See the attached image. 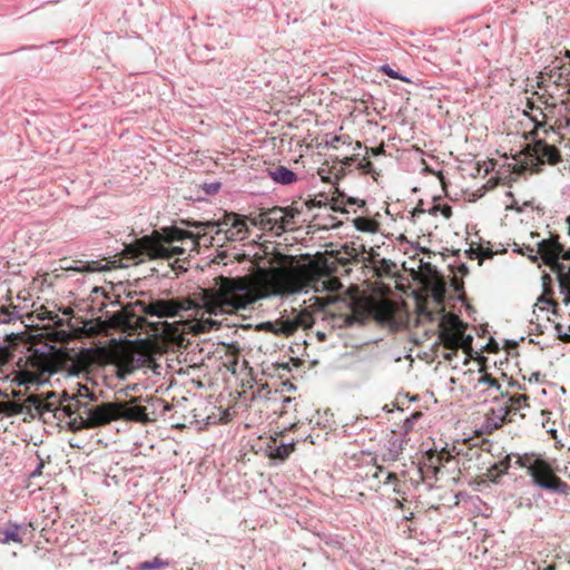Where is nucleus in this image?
I'll return each mask as SVG.
<instances>
[{
    "mask_svg": "<svg viewBox=\"0 0 570 570\" xmlns=\"http://www.w3.org/2000/svg\"><path fill=\"white\" fill-rule=\"evenodd\" d=\"M292 256L281 255L279 266L259 268L257 273L258 288L254 287L248 276L215 278L217 287L203 291L205 312L197 326L206 332L218 328L219 321L212 315L233 314L246 308L258 298L266 296H284L313 289L316 293H335L341 288L337 259H328L320 255L306 264H294Z\"/></svg>",
    "mask_w": 570,
    "mask_h": 570,
    "instance_id": "obj_1",
    "label": "nucleus"
},
{
    "mask_svg": "<svg viewBox=\"0 0 570 570\" xmlns=\"http://www.w3.org/2000/svg\"><path fill=\"white\" fill-rule=\"evenodd\" d=\"M181 223L196 228V232L184 230L178 227L163 229V233L154 230L151 235L125 245L122 258L142 261L145 256H148L150 259H170L187 252V248L175 245L178 242L187 240L190 245L189 250H197L202 243L205 246L213 245L215 236H212V233H215L216 236L223 234L224 238L230 242L243 240L248 234L245 219L235 213L225 214L222 220H183Z\"/></svg>",
    "mask_w": 570,
    "mask_h": 570,
    "instance_id": "obj_2",
    "label": "nucleus"
},
{
    "mask_svg": "<svg viewBox=\"0 0 570 570\" xmlns=\"http://www.w3.org/2000/svg\"><path fill=\"white\" fill-rule=\"evenodd\" d=\"M327 205H331V208L335 212L348 213L347 206L357 205L358 207H364L365 200L346 197L336 188L331 198L324 194H318L309 199L295 200L288 207L276 206L263 209L252 217V223L261 226L262 229L279 234L286 229H294L297 225L296 218L304 213H311L314 208H322Z\"/></svg>",
    "mask_w": 570,
    "mask_h": 570,
    "instance_id": "obj_3",
    "label": "nucleus"
},
{
    "mask_svg": "<svg viewBox=\"0 0 570 570\" xmlns=\"http://www.w3.org/2000/svg\"><path fill=\"white\" fill-rule=\"evenodd\" d=\"M538 258H541L551 272L557 275L563 303L570 304V259H567L566 246L560 242L559 235H551L535 244Z\"/></svg>",
    "mask_w": 570,
    "mask_h": 570,
    "instance_id": "obj_4",
    "label": "nucleus"
},
{
    "mask_svg": "<svg viewBox=\"0 0 570 570\" xmlns=\"http://www.w3.org/2000/svg\"><path fill=\"white\" fill-rule=\"evenodd\" d=\"M544 135L540 137L533 136V144L527 145V147L520 153L519 158L512 165V171L515 174H537L542 170L544 164L556 165L561 160L560 151L554 144L547 142ZM556 142V139H552Z\"/></svg>",
    "mask_w": 570,
    "mask_h": 570,
    "instance_id": "obj_5",
    "label": "nucleus"
},
{
    "mask_svg": "<svg viewBox=\"0 0 570 570\" xmlns=\"http://www.w3.org/2000/svg\"><path fill=\"white\" fill-rule=\"evenodd\" d=\"M515 463L528 470L535 485L568 495L570 487L562 481L553 471L551 464L534 454L518 455Z\"/></svg>",
    "mask_w": 570,
    "mask_h": 570,
    "instance_id": "obj_6",
    "label": "nucleus"
},
{
    "mask_svg": "<svg viewBox=\"0 0 570 570\" xmlns=\"http://www.w3.org/2000/svg\"><path fill=\"white\" fill-rule=\"evenodd\" d=\"M58 371L56 357L32 353L24 362L23 367L16 374L13 382L18 385L41 384L47 382Z\"/></svg>",
    "mask_w": 570,
    "mask_h": 570,
    "instance_id": "obj_7",
    "label": "nucleus"
},
{
    "mask_svg": "<svg viewBox=\"0 0 570 570\" xmlns=\"http://www.w3.org/2000/svg\"><path fill=\"white\" fill-rule=\"evenodd\" d=\"M493 405L487 412L488 424L493 429L502 426L507 422H513L517 416L523 419V410L529 409V396L525 394L509 395L492 401Z\"/></svg>",
    "mask_w": 570,
    "mask_h": 570,
    "instance_id": "obj_8",
    "label": "nucleus"
},
{
    "mask_svg": "<svg viewBox=\"0 0 570 570\" xmlns=\"http://www.w3.org/2000/svg\"><path fill=\"white\" fill-rule=\"evenodd\" d=\"M439 327V338L446 350L454 352L459 348L471 350L473 338L465 335L466 324L458 315L451 313L443 315Z\"/></svg>",
    "mask_w": 570,
    "mask_h": 570,
    "instance_id": "obj_9",
    "label": "nucleus"
},
{
    "mask_svg": "<svg viewBox=\"0 0 570 570\" xmlns=\"http://www.w3.org/2000/svg\"><path fill=\"white\" fill-rule=\"evenodd\" d=\"M135 305L139 307L142 314L158 318L181 317L183 312L195 307V303L190 298L185 297L157 298L151 299L149 303L136 301Z\"/></svg>",
    "mask_w": 570,
    "mask_h": 570,
    "instance_id": "obj_10",
    "label": "nucleus"
},
{
    "mask_svg": "<svg viewBox=\"0 0 570 570\" xmlns=\"http://www.w3.org/2000/svg\"><path fill=\"white\" fill-rule=\"evenodd\" d=\"M313 324L314 316L308 309L292 308L289 312L285 309L275 322L262 324V327L275 335L289 336L299 328H311Z\"/></svg>",
    "mask_w": 570,
    "mask_h": 570,
    "instance_id": "obj_11",
    "label": "nucleus"
},
{
    "mask_svg": "<svg viewBox=\"0 0 570 570\" xmlns=\"http://www.w3.org/2000/svg\"><path fill=\"white\" fill-rule=\"evenodd\" d=\"M141 314L142 313L139 311V307L135 305V302L127 304L120 311L111 315L109 318V325L126 332L129 335L139 333V331L142 330H146V332L149 333L151 322Z\"/></svg>",
    "mask_w": 570,
    "mask_h": 570,
    "instance_id": "obj_12",
    "label": "nucleus"
},
{
    "mask_svg": "<svg viewBox=\"0 0 570 570\" xmlns=\"http://www.w3.org/2000/svg\"><path fill=\"white\" fill-rule=\"evenodd\" d=\"M538 100L544 105V115L542 119H547L548 135L551 132L558 135V131L570 126L569 109L564 101L557 102L556 98L549 94L538 95Z\"/></svg>",
    "mask_w": 570,
    "mask_h": 570,
    "instance_id": "obj_13",
    "label": "nucleus"
},
{
    "mask_svg": "<svg viewBox=\"0 0 570 570\" xmlns=\"http://www.w3.org/2000/svg\"><path fill=\"white\" fill-rule=\"evenodd\" d=\"M186 325L187 323L181 321L174 323L159 321L150 323V332L156 338H160L167 343L181 345L185 341L184 334Z\"/></svg>",
    "mask_w": 570,
    "mask_h": 570,
    "instance_id": "obj_14",
    "label": "nucleus"
},
{
    "mask_svg": "<svg viewBox=\"0 0 570 570\" xmlns=\"http://www.w3.org/2000/svg\"><path fill=\"white\" fill-rule=\"evenodd\" d=\"M474 391L483 402L498 401L508 394L503 392L499 380L488 373L484 368L480 370V375L474 385Z\"/></svg>",
    "mask_w": 570,
    "mask_h": 570,
    "instance_id": "obj_15",
    "label": "nucleus"
},
{
    "mask_svg": "<svg viewBox=\"0 0 570 570\" xmlns=\"http://www.w3.org/2000/svg\"><path fill=\"white\" fill-rule=\"evenodd\" d=\"M63 401H59L55 392H48L46 396L40 394H31L26 399V406L30 412H35L43 417L47 413H56L60 411Z\"/></svg>",
    "mask_w": 570,
    "mask_h": 570,
    "instance_id": "obj_16",
    "label": "nucleus"
},
{
    "mask_svg": "<svg viewBox=\"0 0 570 570\" xmlns=\"http://www.w3.org/2000/svg\"><path fill=\"white\" fill-rule=\"evenodd\" d=\"M368 314L379 323L393 325L396 323L395 315L399 312L396 303L390 299H371L367 303Z\"/></svg>",
    "mask_w": 570,
    "mask_h": 570,
    "instance_id": "obj_17",
    "label": "nucleus"
},
{
    "mask_svg": "<svg viewBox=\"0 0 570 570\" xmlns=\"http://www.w3.org/2000/svg\"><path fill=\"white\" fill-rule=\"evenodd\" d=\"M105 330H106L105 323L99 322L97 324H94L92 321H88L83 324V326L81 328H72V327L69 330L57 328V330L52 331V333H50V337L56 342L68 343L69 341H71L75 337L80 336L81 334H85L87 336H95V335L100 334Z\"/></svg>",
    "mask_w": 570,
    "mask_h": 570,
    "instance_id": "obj_18",
    "label": "nucleus"
},
{
    "mask_svg": "<svg viewBox=\"0 0 570 570\" xmlns=\"http://www.w3.org/2000/svg\"><path fill=\"white\" fill-rule=\"evenodd\" d=\"M117 402H105L88 411L87 425L90 429L117 421Z\"/></svg>",
    "mask_w": 570,
    "mask_h": 570,
    "instance_id": "obj_19",
    "label": "nucleus"
},
{
    "mask_svg": "<svg viewBox=\"0 0 570 570\" xmlns=\"http://www.w3.org/2000/svg\"><path fill=\"white\" fill-rule=\"evenodd\" d=\"M533 95L537 96V98H528L524 115L528 116L534 124V128L531 131V135L538 137L540 132H542V135L546 137L548 136L547 119H542L546 111L544 105H541V102L538 100V92H534Z\"/></svg>",
    "mask_w": 570,
    "mask_h": 570,
    "instance_id": "obj_20",
    "label": "nucleus"
},
{
    "mask_svg": "<svg viewBox=\"0 0 570 570\" xmlns=\"http://www.w3.org/2000/svg\"><path fill=\"white\" fill-rule=\"evenodd\" d=\"M137 400V397H132L129 402H117V421L150 422L146 407L135 404Z\"/></svg>",
    "mask_w": 570,
    "mask_h": 570,
    "instance_id": "obj_21",
    "label": "nucleus"
},
{
    "mask_svg": "<svg viewBox=\"0 0 570 570\" xmlns=\"http://www.w3.org/2000/svg\"><path fill=\"white\" fill-rule=\"evenodd\" d=\"M294 448L292 440L288 441L286 435L278 433L268 440L265 452L269 459L284 461L294 451Z\"/></svg>",
    "mask_w": 570,
    "mask_h": 570,
    "instance_id": "obj_22",
    "label": "nucleus"
},
{
    "mask_svg": "<svg viewBox=\"0 0 570 570\" xmlns=\"http://www.w3.org/2000/svg\"><path fill=\"white\" fill-rule=\"evenodd\" d=\"M95 364L94 353L89 350H82L71 360L68 366V372L72 375H79L80 373H89L90 368Z\"/></svg>",
    "mask_w": 570,
    "mask_h": 570,
    "instance_id": "obj_23",
    "label": "nucleus"
},
{
    "mask_svg": "<svg viewBox=\"0 0 570 570\" xmlns=\"http://www.w3.org/2000/svg\"><path fill=\"white\" fill-rule=\"evenodd\" d=\"M360 157V153H354L352 156L344 157L338 165L332 166L327 170V175H324L325 169L322 167L318 169V175L321 176L322 180L330 181L331 177L330 175H334L336 179L341 178L345 175V170L347 167L352 166L353 164H357Z\"/></svg>",
    "mask_w": 570,
    "mask_h": 570,
    "instance_id": "obj_24",
    "label": "nucleus"
},
{
    "mask_svg": "<svg viewBox=\"0 0 570 570\" xmlns=\"http://www.w3.org/2000/svg\"><path fill=\"white\" fill-rule=\"evenodd\" d=\"M27 533V528L17 524H9L0 529V544H9L11 542L22 543Z\"/></svg>",
    "mask_w": 570,
    "mask_h": 570,
    "instance_id": "obj_25",
    "label": "nucleus"
},
{
    "mask_svg": "<svg viewBox=\"0 0 570 570\" xmlns=\"http://www.w3.org/2000/svg\"><path fill=\"white\" fill-rule=\"evenodd\" d=\"M268 176L278 184L288 185L297 180V176L294 171L286 168L285 166H272L268 168Z\"/></svg>",
    "mask_w": 570,
    "mask_h": 570,
    "instance_id": "obj_26",
    "label": "nucleus"
},
{
    "mask_svg": "<svg viewBox=\"0 0 570 570\" xmlns=\"http://www.w3.org/2000/svg\"><path fill=\"white\" fill-rule=\"evenodd\" d=\"M372 460L376 461L375 459H372ZM372 478L376 479L380 484L392 483L394 485V488H393L394 492L400 493V489L397 488L399 487L397 475L394 472L386 471L382 465H377L376 462H374Z\"/></svg>",
    "mask_w": 570,
    "mask_h": 570,
    "instance_id": "obj_27",
    "label": "nucleus"
},
{
    "mask_svg": "<svg viewBox=\"0 0 570 570\" xmlns=\"http://www.w3.org/2000/svg\"><path fill=\"white\" fill-rule=\"evenodd\" d=\"M453 456L449 451L443 449L440 452H429L428 455V465L429 468H432L435 473L440 471L442 466L445 465Z\"/></svg>",
    "mask_w": 570,
    "mask_h": 570,
    "instance_id": "obj_28",
    "label": "nucleus"
},
{
    "mask_svg": "<svg viewBox=\"0 0 570 570\" xmlns=\"http://www.w3.org/2000/svg\"><path fill=\"white\" fill-rule=\"evenodd\" d=\"M510 461L511 456L505 455L504 459L494 463L491 468L488 469L485 473L487 478L490 481L495 482L501 475L508 472L510 468Z\"/></svg>",
    "mask_w": 570,
    "mask_h": 570,
    "instance_id": "obj_29",
    "label": "nucleus"
},
{
    "mask_svg": "<svg viewBox=\"0 0 570 570\" xmlns=\"http://www.w3.org/2000/svg\"><path fill=\"white\" fill-rule=\"evenodd\" d=\"M131 361V355L124 351H112L110 354V362L119 368L129 370Z\"/></svg>",
    "mask_w": 570,
    "mask_h": 570,
    "instance_id": "obj_30",
    "label": "nucleus"
},
{
    "mask_svg": "<svg viewBox=\"0 0 570 570\" xmlns=\"http://www.w3.org/2000/svg\"><path fill=\"white\" fill-rule=\"evenodd\" d=\"M18 318H20V316L17 306L0 303V324L10 323Z\"/></svg>",
    "mask_w": 570,
    "mask_h": 570,
    "instance_id": "obj_31",
    "label": "nucleus"
},
{
    "mask_svg": "<svg viewBox=\"0 0 570 570\" xmlns=\"http://www.w3.org/2000/svg\"><path fill=\"white\" fill-rule=\"evenodd\" d=\"M37 318L40 321H50L57 327L63 326V321L59 317V315L52 311H49L47 307L41 306L36 312Z\"/></svg>",
    "mask_w": 570,
    "mask_h": 570,
    "instance_id": "obj_32",
    "label": "nucleus"
},
{
    "mask_svg": "<svg viewBox=\"0 0 570 570\" xmlns=\"http://www.w3.org/2000/svg\"><path fill=\"white\" fill-rule=\"evenodd\" d=\"M353 223L355 228L361 232L374 233L379 228L377 222L367 217H357Z\"/></svg>",
    "mask_w": 570,
    "mask_h": 570,
    "instance_id": "obj_33",
    "label": "nucleus"
},
{
    "mask_svg": "<svg viewBox=\"0 0 570 570\" xmlns=\"http://www.w3.org/2000/svg\"><path fill=\"white\" fill-rule=\"evenodd\" d=\"M552 295H553L552 288L550 286H548L547 283L544 282V291H543L542 296L539 298V303L551 306L552 312L556 313V309L558 307V302L556 299H553Z\"/></svg>",
    "mask_w": 570,
    "mask_h": 570,
    "instance_id": "obj_34",
    "label": "nucleus"
},
{
    "mask_svg": "<svg viewBox=\"0 0 570 570\" xmlns=\"http://www.w3.org/2000/svg\"><path fill=\"white\" fill-rule=\"evenodd\" d=\"M356 168L358 170H361V173L363 175H374V174H376L375 169H374V166H373V164L370 160V157L367 155H365L362 159L357 160Z\"/></svg>",
    "mask_w": 570,
    "mask_h": 570,
    "instance_id": "obj_35",
    "label": "nucleus"
},
{
    "mask_svg": "<svg viewBox=\"0 0 570 570\" xmlns=\"http://www.w3.org/2000/svg\"><path fill=\"white\" fill-rule=\"evenodd\" d=\"M168 566V562L159 559L158 557L154 558L151 561L141 562L138 566L139 570H151V569H161Z\"/></svg>",
    "mask_w": 570,
    "mask_h": 570,
    "instance_id": "obj_36",
    "label": "nucleus"
},
{
    "mask_svg": "<svg viewBox=\"0 0 570 570\" xmlns=\"http://www.w3.org/2000/svg\"><path fill=\"white\" fill-rule=\"evenodd\" d=\"M341 144L352 145L353 141L348 135L334 136L330 141H327L328 147L333 149H338Z\"/></svg>",
    "mask_w": 570,
    "mask_h": 570,
    "instance_id": "obj_37",
    "label": "nucleus"
},
{
    "mask_svg": "<svg viewBox=\"0 0 570 570\" xmlns=\"http://www.w3.org/2000/svg\"><path fill=\"white\" fill-rule=\"evenodd\" d=\"M68 424H69V430L72 432H78L83 429H90L87 425V417L85 419L80 415L71 419Z\"/></svg>",
    "mask_w": 570,
    "mask_h": 570,
    "instance_id": "obj_38",
    "label": "nucleus"
},
{
    "mask_svg": "<svg viewBox=\"0 0 570 570\" xmlns=\"http://www.w3.org/2000/svg\"><path fill=\"white\" fill-rule=\"evenodd\" d=\"M381 71L384 72L392 79H397L404 82H409L410 80L403 76H401L397 71L393 70L389 65H384L381 67Z\"/></svg>",
    "mask_w": 570,
    "mask_h": 570,
    "instance_id": "obj_39",
    "label": "nucleus"
},
{
    "mask_svg": "<svg viewBox=\"0 0 570 570\" xmlns=\"http://www.w3.org/2000/svg\"><path fill=\"white\" fill-rule=\"evenodd\" d=\"M519 252L522 255H527L532 262H537L538 261V254L535 253L537 252V246L523 245V247H521L519 249Z\"/></svg>",
    "mask_w": 570,
    "mask_h": 570,
    "instance_id": "obj_40",
    "label": "nucleus"
},
{
    "mask_svg": "<svg viewBox=\"0 0 570 570\" xmlns=\"http://www.w3.org/2000/svg\"><path fill=\"white\" fill-rule=\"evenodd\" d=\"M432 212H440L441 215L444 217V218H450L452 216V207L448 204H443V205H434L433 208H432Z\"/></svg>",
    "mask_w": 570,
    "mask_h": 570,
    "instance_id": "obj_41",
    "label": "nucleus"
},
{
    "mask_svg": "<svg viewBox=\"0 0 570 570\" xmlns=\"http://www.w3.org/2000/svg\"><path fill=\"white\" fill-rule=\"evenodd\" d=\"M422 416L421 412H414L411 414L410 417L405 419L404 421V428L406 431L411 430L413 428V422Z\"/></svg>",
    "mask_w": 570,
    "mask_h": 570,
    "instance_id": "obj_42",
    "label": "nucleus"
},
{
    "mask_svg": "<svg viewBox=\"0 0 570 570\" xmlns=\"http://www.w3.org/2000/svg\"><path fill=\"white\" fill-rule=\"evenodd\" d=\"M364 149H365V154L368 157L370 156H379V155L384 154V151H385L383 144H381L379 147H375V148L364 147Z\"/></svg>",
    "mask_w": 570,
    "mask_h": 570,
    "instance_id": "obj_43",
    "label": "nucleus"
},
{
    "mask_svg": "<svg viewBox=\"0 0 570 570\" xmlns=\"http://www.w3.org/2000/svg\"><path fill=\"white\" fill-rule=\"evenodd\" d=\"M476 255L481 261H483L485 258H492L493 252L490 248L484 249L483 247H479Z\"/></svg>",
    "mask_w": 570,
    "mask_h": 570,
    "instance_id": "obj_44",
    "label": "nucleus"
},
{
    "mask_svg": "<svg viewBox=\"0 0 570 570\" xmlns=\"http://www.w3.org/2000/svg\"><path fill=\"white\" fill-rule=\"evenodd\" d=\"M60 411L65 412L67 416L71 417L75 414L76 410L71 404L60 405Z\"/></svg>",
    "mask_w": 570,
    "mask_h": 570,
    "instance_id": "obj_45",
    "label": "nucleus"
},
{
    "mask_svg": "<svg viewBox=\"0 0 570 570\" xmlns=\"http://www.w3.org/2000/svg\"><path fill=\"white\" fill-rule=\"evenodd\" d=\"M452 286L455 292H460L463 289V281L454 276L452 278Z\"/></svg>",
    "mask_w": 570,
    "mask_h": 570,
    "instance_id": "obj_46",
    "label": "nucleus"
},
{
    "mask_svg": "<svg viewBox=\"0 0 570 570\" xmlns=\"http://www.w3.org/2000/svg\"><path fill=\"white\" fill-rule=\"evenodd\" d=\"M89 389L86 385L78 384L77 396L87 397L89 395Z\"/></svg>",
    "mask_w": 570,
    "mask_h": 570,
    "instance_id": "obj_47",
    "label": "nucleus"
},
{
    "mask_svg": "<svg viewBox=\"0 0 570 570\" xmlns=\"http://www.w3.org/2000/svg\"><path fill=\"white\" fill-rule=\"evenodd\" d=\"M546 77H548L549 79H553L554 78V70L550 69L549 72H548V68H544V71L540 72V78L543 80V79H546Z\"/></svg>",
    "mask_w": 570,
    "mask_h": 570,
    "instance_id": "obj_48",
    "label": "nucleus"
},
{
    "mask_svg": "<svg viewBox=\"0 0 570 570\" xmlns=\"http://www.w3.org/2000/svg\"><path fill=\"white\" fill-rule=\"evenodd\" d=\"M566 223H567L568 235L570 236V215L566 218ZM564 256L567 259H570V246L568 247Z\"/></svg>",
    "mask_w": 570,
    "mask_h": 570,
    "instance_id": "obj_49",
    "label": "nucleus"
},
{
    "mask_svg": "<svg viewBox=\"0 0 570 570\" xmlns=\"http://www.w3.org/2000/svg\"><path fill=\"white\" fill-rule=\"evenodd\" d=\"M541 381V374L539 372L532 373L529 377V382H540Z\"/></svg>",
    "mask_w": 570,
    "mask_h": 570,
    "instance_id": "obj_50",
    "label": "nucleus"
},
{
    "mask_svg": "<svg viewBox=\"0 0 570 570\" xmlns=\"http://www.w3.org/2000/svg\"><path fill=\"white\" fill-rule=\"evenodd\" d=\"M12 404L10 402H1L0 401V414L1 413H4V412H8V409L11 406Z\"/></svg>",
    "mask_w": 570,
    "mask_h": 570,
    "instance_id": "obj_51",
    "label": "nucleus"
},
{
    "mask_svg": "<svg viewBox=\"0 0 570 570\" xmlns=\"http://www.w3.org/2000/svg\"><path fill=\"white\" fill-rule=\"evenodd\" d=\"M560 338L564 342V343H570V334H564V335H561L559 334Z\"/></svg>",
    "mask_w": 570,
    "mask_h": 570,
    "instance_id": "obj_52",
    "label": "nucleus"
},
{
    "mask_svg": "<svg viewBox=\"0 0 570 570\" xmlns=\"http://www.w3.org/2000/svg\"><path fill=\"white\" fill-rule=\"evenodd\" d=\"M362 148H363L362 142L355 141L353 150L356 151V150H361Z\"/></svg>",
    "mask_w": 570,
    "mask_h": 570,
    "instance_id": "obj_53",
    "label": "nucleus"
},
{
    "mask_svg": "<svg viewBox=\"0 0 570 570\" xmlns=\"http://www.w3.org/2000/svg\"><path fill=\"white\" fill-rule=\"evenodd\" d=\"M556 569H557L556 564H550V566L543 568L542 570H556Z\"/></svg>",
    "mask_w": 570,
    "mask_h": 570,
    "instance_id": "obj_54",
    "label": "nucleus"
},
{
    "mask_svg": "<svg viewBox=\"0 0 570 570\" xmlns=\"http://www.w3.org/2000/svg\"><path fill=\"white\" fill-rule=\"evenodd\" d=\"M396 507L401 509L403 508V503L399 499H396Z\"/></svg>",
    "mask_w": 570,
    "mask_h": 570,
    "instance_id": "obj_55",
    "label": "nucleus"
},
{
    "mask_svg": "<svg viewBox=\"0 0 570 570\" xmlns=\"http://www.w3.org/2000/svg\"><path fill=\"white\" fill-rule=\"evenodd\" d=\"M66 315H69L72 313V309L71 308H67L65 312H63Z\"/></svg>",
    "mask_w": 570,
    "mask_h": 570,
    "instance_id": "obj_56",
    "label": "nucleus"
},
{
    "mask_svg": "<svg viewBox=\"0 0 570 570\" xmlns=\"http://www.w3.org/2000/svg\"><path fill=\"white\" fill-rule=\"evenodd\" d=\"M443 292H444V288H443V286H441V288H440V296L443 295Z\"/></svg>",
    "mask_w": 570,
    "mask_h": 570,
    "instance_id": "obj_57",
    "label": "nucleus"
},
{
    "mask_svg": "<svg viewBox=\"0 0 570 570\" xmlns=\"http://www.w3.org/2000/svg\"><path fill=\"white\" fill-rule=\"evenodd\" d=\"M62 397H63L65 400H66V399H68V397H69V396H68V393H67V392H63Z\"/></svg>",
    "mask_w": 570,
    "mask_h": 570,
    "instance_id": "obj_58",
    "label": "nucleus"
},
{
    "mask_svg": "<svg viewBox=\"0 0 570 570\" xmlns=\"http://www.w3.org/2000/svg\"><path fill=\"white\" fill-rule=\"evenodd\" d=\"M566 57L570 58V51L566 50Z\"/></svg>",
    "mask_w": 570,
    "mask_h": 570,
    "instance_id": "obj_59",
    "label": "nucleus"
},
{
    "mask_svg": "<svg viewBox=\"0 0 570 570\" xmlns=\"http://www.w3.org/2000/svg\"><path fill=\"white\" fill-rule=\"evenodd\" d=\"M556 328H557V330H558V332L560 333V331H561V325H557V327H556Z\"/></svg>",
    "mask_w": 570,
    "mask_h": 570,
    "instance_id": "obj_60",
    "label": "nucleus"
},
{
    "mask_svg": "<svg viewBox=\"0 0 570 570\" xmlns=\"http://www.w3.org/2000/svg\"><path fill=\"white\" fill-rule=\"evenodd\" d=\"M543 278H544V279H548V281L550 282V277H549V275H546Z\"/></svg>",
    "mask_w": 570,
    "mask_h": 570,
    "instance_id": "obj_61",
    "label": "nucleus"
}]
</instances>
